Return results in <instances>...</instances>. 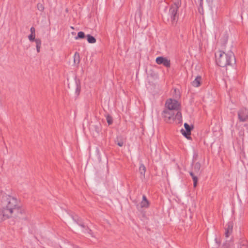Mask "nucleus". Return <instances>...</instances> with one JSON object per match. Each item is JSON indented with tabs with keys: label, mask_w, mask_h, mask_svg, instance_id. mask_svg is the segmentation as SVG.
Instances as JSON below:
<instances>
[{
	"label": "nucleus",
	"mask_w": 248,
	"mask_h": 248,
	"mask_svg": "<svg viewBox=\"0 0 248 248\" xmlns=\"http://www.w3.org/2000/svg\"><path fill=\"white\" fill-rule=\"evenodd\" d=\"M35 34L31 33V34L29 35L28 36V38H29V40L31 42H33V41H35V40L36 39L35 38Z\"/></svg>",
	"instance_id": "obj_20"
},
{
	"label": "nucleus",
	"mask_w": 248,
	"mask_h": 248,
	"mask_svg": "<svg viewBox=\"0 0 248 248\" xmlns=\"http://www.w3.org/2000/svg\"><path fill=\"white\" fill-rule=\"evenodd\" d=\"M216 62L220 67H224L232 65L235 63V59L233 52L231 51L227 53L219 51L215 54Z\"/></svg>",
	"instance_id": "obj_2"
},
{
	"label": "nucleus",
	"mask_w": 248,
	"mask_h": 248,
	"mask_svg": "<svg viewBox=\"0 0 248 248\" xmlns=\"http://www.w3.org/2000/svg\"><path fill=\"white\" fill-rule=\"evenodd\" d=\"M30 31L31 33L32 34H35V29L34 27H32L30 29Z\"/></svg>",
	"instance_id": "obj_27"
},
{
	"label": "nucleus",
	"mask_w": 248,
	"mask_h": 248,
	"mask_svg": "<svg viewBox=\"0 0 248 248\" xmlns=\"http://www.w3.org/2000/svg\"><path fill=\"white\" fill-rule=\"evenodd\" d=\"M87 40L89 43L94 44L96 42V39L90 34L86 35Z\"/></svg>",
	"instance_id": "obj_15"
},
{
	"label": "nucleus",
	"mask_w": 248,
	"mask_h": 248,
	"mask_svg": "<svg viewBox=\"0 0 248 248\" xmlns=\"http://www.w3.org/2000/svg\"><path fill=\"white\" fill-rule=\"evenodd\" d=\"M0 204V213L5 219L19 217V215L21 214L20 201L14 196L6 193L1 194Z\"/></svg>",
	"instance_id": "obj_1"
},
{
	"label": "nucleus",
	"mask_w": 248,
	"mask_h": 248,
	"mask_svg": "<svg viewBox=\"0 0 248 248\" xmlns=\"http://www.w3.org/2000/svg\"><path fill=\"white\" fill-rule=\"evenodd\" d=\"M165 106L166 108H170L174 111H179L180 104L175 99H169L166 101Z\"/></svg>",
	"instance_id": "obj_5"
},
{
	"label": "nucleus",
	"mask_w": 248,
	"mask_h": 248,
	"mask_svg": "<svg viewBox=\"0 0 248 248\" xmlns=\"http://www.w3.org/2000/svg\"><path fill=\"white\" fill-rule=\"evenodd\" d=\"M233 229V223L232 221H229L227 224V227L225 228V230H227L232 232Z\"/></svg>",
	"instance_id": "obj_18"
},
{
	"label": "nucleus",
	"mask_w": 248,
	"mask_h": 248,
	"mask_svg": "<svg viewBox=\"0 0 248 248\" xmlns=\"http://www.w3.org/2000/svg\"><path fill=\"white\" fill-rule=\"evenodd\" d=\"M149 202L148 200H147V199L146 198V197L145 196V195H144L142 196V200L140 203V206L139 205H137V208L138 209H140V207L141 208H146L149 207Z\"/></svg>",
	"instance_id": "obj_11"
},
{
	"label": "nucleus",
	"mask_w": 248,
	"mask_h": 248,
	"mask_svg": "<svg viewBox=\"0 0 248 248\" xmlns=\"http://www.w3.org/2000/svg\"><path fill=\"white\" fill-rule=\"evenodd\" d=\"M36 50H37V52H39L40 48H41V46H36Z\"/></svg>",
	"instance_id": "obj_28"
},
{
	"label": "nucleus",
	"mask_w": 248,
	"mask_h": 248,
	"mask_svg": "<svg viewBox=\"0 0 248 248\" xmlns=\"http://www.w3.org/2000/svg\"><path fill=\"white\" fill-rule=\"evenodd\" d=\"M236 244L237 248H248V242L245 238H240Z\"/></svg>",
	"instance_id": "obj_9"
},
{
	"label": "nucleus",
	"mask_w": 248,
	"mask_h": 248,
	"mask_svg": "<svg viewBox=\"0 0 248 248\" xmlns=\"http://www.w3.org/2000/svg\"><path fill=\"white\" fill-rule=\"evenodd\" d=\"M198 153L196 151H194L193 155V160L196 161L198 159Z\"/></svg>",
	"instance_id": "obj_21"
},
{
	"label": "nucleus",
	"mask_w": 248,
	"mask_h": 248,
	"mask_svg": "<svg viewBox=\"0 0 248 248\" xmlns=\"http://www.w3.org/2000/svg\"><path fill=\"white\" fill-rule=\"evenodd\" d=\"M202 77L198 76L196 77L195 79L191 82V85L194 87H198L201 85L202 82Z\"/></svg>",
	"instance_id": "obj_12"
},
{
	"label": "nucleus",
	"mask_w": 248,
	"mask_h": 248,
	"mask_svg": "<svg viewBox=\"0 0 248 248\" xmlns=\"http://www.w3.org/2000/svg\"><path fill=\"white\" fill-rule=\"evenodd\" d=\"M184 127L186 129V130L182 129L181 130V133L185 137H186L187 139H188L189 138L188 136L191 134V129L189 125L188 124H187V123L184 124Z\"/></svg>",
	"instance_id": "obj_10"
},
{
	"label": "nucleus",
	"mask_w": 248,
	"mask_h": 248,
	"mask_svg": "<svg viewBox=\"0 0 248 248\" xmlns=\"http://www.w3.org/2000/svg\"><path fill=\"white\" fill-rule=\"evenodd\" d=\"M75 83L76 85L75 93L77 95H78L80 93L81 88L80 81L76 78Z\"/></svg>",
	"instance_id": "obj_13"
},
{
	"label": "nucleus",
	"mask_w": 248,
	"mask_h": 248,
	"mask_svg": "<svg viewBox=\"0 0 248 248\" xmlns=\"http://www.w3.org/2000/svg\"><path fill=\"white\" fill-rule=\"evenodd\" d=\"M77 55L78 58H79V56L78 53L77 52H76V53H75V57H76L77 56Z\"/></svg>",
	"instance_id": "obj_30"
},
{
	"label": "nucleus",
	"mask_w": 248,
	"mask_h": 248,
	"mask_svg": "<svg viewBox=\"0 0 248 248\" xmlns=\"http://www.w3.org/2000/svg\"><path fill=\"white\" fill-rule=\"evenodd\" d=\"M85 33L83 31H79L78 33V35L75 37L76 40L83 39L85 37Z\"/></svg>",
	"instance_id": "obj_16"
},
{
	"label": "nucleus",
	"mask_w": 248,
	"mask_h": 248,
	"mask_svg": "<svg viewBox=\"0 0 248 248\" xmlns=\"http://www.w3.org/2000/svg\"><path fill=\"white\" fill-rule=\"evenodd\" d=\"M193 181V186L194 187H196L197 185L198 182V178L197 176H193V178H192Z\"/></svg>",
	"instance_id": "obj_23"
},
{
	"label": "nucleus",
	"mask_w": 248,
	"mask_h": 248,
	"mask_svg": "<svg viewBox=\"0 0 248 248\" xmlns=\"http://www.w3.org/2000/svg\"><path fill=\"white\" fill-rule=\"evenodd\" d=\"M155 62L157 64H162L166 67H170V61L165 57H158L156 58Z\"/></svg>",
	"instance_id": "obj_7"
},
{
	"label": "nucleus",
	"mask_w": 248,
	"mask_h": 248,
	"mask_svg": "<svg viewBox=\"0 0 248 248\" xmlns=\"http://www.w3.org/2000/svg\"><path fill=\"white\" fill-rule=\"evenodd\" d=\"M189 174L191 176L192 178H193V176H196L192 172H190Z\"/></svg>",
	"instance_id": "obj_29"
},
{
	"label": "nucleus",
	"mask_w": 248,
	"mask_h": 248,
	"mask_svg": "<svg viewBox=\"0 0 248 248\" xmlns=\"http://www.w3.org/2000/svg\"><path fill=\"white\" fill-rule=\"evenodd\" d=\"M238 117L240 122H246L248 119V109L243 108L238 111Z\"/></svg>",
	"instance_id": "obj_6"
},
{
	"label": "nucleus",
	"mask_w": 248,
	"mask_h": 248,
	"mask_svg": "<svg viewBox=\"0 0 248 248\" xmlns=\"http://www.w3.org/2000/svg\"><path fill=\"white\" fill-rule=\"evenodd\" d=\"M202 0H201L200 6H202Z\"/></svg>",
	"instance_id": "obj_31"
},
{
	"label": "nucleus",
	"mask_w": 248,
	"mask_h": 248,
	"mask_svg": "<svg viewBox=\"0 0 248 248\" xmlns=\"http://www.w3.org/2000/svg\"><path fill=\"white\" fill-rule=\"evenodd\" d=\"M162 116L167 122L171 120H174L176 119L181 118V113L179 111H174L170 108H166L162 111Z\"/></svg>",
	"instance_id": "obj_3"
},
{
	"label": "nucleus",
	"mask_w": 248,
	"mask_h": 248,
	"mask_svg": "<svg viewBox=\"0 0 248 248\" xmlns=\"http://www.w3.org/2000/svg\"><path fill=\"white\" fill-rule=\"evenodd\" d=\"M180 6V3L177 1L172 4L170 8L169 15L172 24H176L178 20L177 12Z\"/></svg>",
	"instance_id": "obj_4"
},
{
	"label": "nucleus",
	"mask_w": 248,
	"mask_h": 248,
	"mask_svg": "<svg viewBox=\"0 0 248 248\" xmlns=\"http://www.w3.org/2000/svg\"><path fill=\"white\" fill-rule=\"evenodd\" d=\"M73 219L80 226L83 228V232L85 233H89L91 235V236L93 237V233L91 230L89 229L88 228H86L85 226L81 223L79 218H75L74 217H72Z\"/></svg>",
	"instance_id": "obj_8"
},
{
	"label": "nucleus",
	"mask_w": 248,
	"mask_h": 248,
	"mask_svg": "<svg viewBox=\"0 0 248 248\" xmlns=\"http://www.w3.org/2000/svg\"><path fill=\"white\" fill-rule=\"evenodd\" d=\"M36 43V46H41V40L39 39H36L34 41Z\"/></svg>",
	"instance_id": "obj_25"
},
{
	"label": "nucleus",
	"mask_w": 248,
	"mask_h": 248,
	"mask_svg": "<svg viewBox=\"0 0 248 248\" xmlns=\"http://www.w3.org/2000/svg\"><path fill=\"white\" fill-rule=\"evenodd\" d=\"M106 119H107V123H108V124H112L113 119H112V118L111 116H110L109 115H108L106 117Z\"/></svg>",
	"instance_id": "obj_19"
},
{
	"label": "nucleus",
	"mask_w": 248,
	"mask_h": 248,
	"mask_svg": "<svg viewBox=\"0 0 248 248\" xmlns=\"http://www.w3.org/2000/svg\"><path fill=\"white\" fill-rule=\"evenodd\" d=\"M71 28L72 29H74V28L73 27H72V26L71 27Z\"/></svg>",
	"instance_id": "obj_32"
},
{
	"label": "nucleus",
	"mask_w": 248,
	"mask_h": 248,
	"mask_svg": "<svg viewBox=\"0 0 248 248\" xmlns=\"http://www.w3.org/2000/svg\"><path fill=\"white\" fill-rule=\"evenodd\" d=\"M115 143L120 147H122L124 144L123 141L122 140L120 141L116 140Z\"/></svg>",
	"instance_id": "obj_24"
},
{
	"label": "nucleus",
	"mask_w": 248,
	"mask_h": 248,
	"mask_svg": "<svg viewBox=\"0 0 248 248\" xmlns=\"http://www.w3.org/2000/svg\"><path fill=\"white\" fill-rule=\"evenodd\" d=\"M232 232H231L230 231L225 230V235L226 237H227V238L229 237V236L232 233Z\"/></svg>",
	"instance_id": "obj_26"
},
{
	"label": "nucleus",
	"mask_w": 248,
	"mask_h": 248,
	"mask_svg": "<svg viewBox=\"0 0 248 248\" xmlns=\"http://www.w3.org/2000/svg\"><path fill=\"white\" fill-rule=\"evenodd\" d=\"M201 168V164L199 162H196L193 167V169L194 171L196 172H199Z\"/></svg>",
	"instance_id": "obj_17"
},
{
	"label": "nucleus",
	"mask_w": 248,
	"mask_h": 248,
	"mask_svg": "<svg viewBox=\"0 0 248 248\" xmlns=\"http://www.w3.org/2000/svg\"><path fill=\"white\" fill-rule=\"evenodd\" d=\"M146 171V167L143 164H140L139 167V172L142 178H144Z\"/></svg>",
	"instance_id": "obj_14"
},
{
	"label": "nucleus",
	"mask_w": 248,
	"mask_h": 248,
	"mask_svg": "<svg viewBox=\"0 0 248 248\" xmlns=\"http://www.w3.org/2000/svg\"><path fill=\"white\" fill-rule=\"evenodd\" d=\"M37 9L40 11H43L44 10V6L41 3H38L37 5Z\"/></svg>",
	"instance_id": "obj_22"
}]
</instances>
